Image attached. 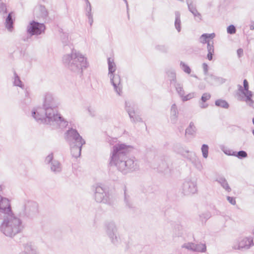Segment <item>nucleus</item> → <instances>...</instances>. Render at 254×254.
I'll return each instance as SVG.
<instances>
[{
    "instance_id": "obj_1",
    "label": "nucleus",
    "mask_w": 254,
    "mask_h": 254,
    "mask_svg": "<svg viewBox=\"0 0 254 254\" xmlns=\"http://www.w3.org/2000/svg\"><path fill=\"white\" fill-rule=\"evenodd\" d=\"M38 204L33 200H24L16 216L13 212L9 199L0 195V231L5 236L13 238L22 232L24 221L32 220L39 215Z\"/></svg>"
},
{
    "instance_id": "obj_2",
    "label": "nucleus",
    "mask_w": 254,
    "mask_h": 254,
    "mask_svg": "<svg viewBox=\"0 0 254 254\" xmlns=\"http://www.w3.org/2000/svg\"><path fill=\"white\" fill-rule=\"evenodd\" d=\"M59 103L53 95L47 93L42 107H38L32 112V117L40 124L50 125L53 129L64 128L68 123L58 112Z\"/></svg>"
},
{
    "instance_id": "obj_3",
    "label": "nucleus",
    "mask_w": 254,
    "mask_h": 254,
    "mask_svg": "<svg viewBox=\"0 0 254 254\" xmlns=\"http://www.w3.org/2000/svg\"><path fill=\"white\" fill-rule=\"evenodd\" d=\"M132 147L125 143H117L113 146L109 165L116 166L124 174L129 170H135L138 168L133 159H128L127 155L132 150Z\"/></svg>"
},
{
    "instance_id": "obj_4",
    "label": "nucleus",
    "mask_w": 254,
    "mask_h": 254,
    "mask_svg": "<svg viewBox=\"0 0 254 254\" xmlns=\"http://www.w3.org/2000/svg\"><path fill=\"white\" fill-rule=\"evenodd\" d=\"M63 62L67 69L72 72L81 75L83 68H85L88 66L86 59L74 49H72L70 54L64 56Z\"/></svg>"
},
{
    "instance_id": "obj_5",
    "label": "nucleus",
    "mask_w": 254,
    "mask_h": 254,
    "mask_svg": "<svg viewBox=\"0 0 254 254\" xmlns=\"http://www.w3.org/2000/svg\"><path fill=\"white\" fill-rule=\"evenodd\" d=\"M94 197L97 202H102L109 205L114 204V200L110 197V194L107 188L97 185L95 187Z\"/></svg>"
},
{
    "instance_id": "obj_6",
    "label": "nucleus",
    "mask_w": 254,
    "mask_h": 254,
    "mask_svg": "<svg viewBox=\"0 0 254 254\" xmlns=\"http://www.w3.org/2000/svg\"><path fill=\"white\" fill-rule=\"evenodd\" d=\"M238 94L240 100L246 102L251 107L254 106V101L252 99L253 93L249 90V83L246 79L244 80L243 87L239 86Z\"/></svg>"
},
{
    "instance_id": "obj_7",
    "label": "nucleus",
    "mask_w": 254,
    "mask_h": 254,
    "mask_svg": "<svg viewBox=\"0 0 254 254\" xmlns=\"http://www.w3.org/2000/svg\"><path fill=\"white\" fill-rule=\"evenodd\" d=\"M46 26L44 23H40L35 20L31 21L27 27V32L29 35L26 38H23L24 41H28V39L33 35H39L45 33Z\"/></svg>"
},
{
    "instance_id": "obj_8",
    "label": "nucleus",
    "mask_w": 254,
    "mask_h": 254,
    "mask_svg": "<svg viewBox=\"0 0 254 254\" xmlns=\"http://www.w3.org/2000/svg\"><path fill=\"white\" fill-rule=\"evenodd\" d=\"M254 246V238L250 236L240 238L233 243L232 248L234 250H247Z\"/></svg>"
},
{
    "instance_id": "obj_9",
    "label": "nucleus",
    "mask_w": 254,
    "mask_h": 254,
    "mask_svg": "<svg viewBox=\"0 0 254 254\" xmlns=\"http://www.w3.org/2000/svg\"><path fill=\"white\" fill-rule=\"evenodd\" d=\"M197 191L196 181L194 179H187L182 185V191L185 195L194 194Z\"/></svg>"
},
{
    "instance_id": "obj_10",
    "label": "nucleus",
    "mask_w": 254,
    "mask_h": 254,
    "mask_svg": "<svg viewBox=\"0 0 254 254\" xmlns=\"http://www.w3.org/2000/svg\"><path fill=\"white\" fill-rule=\"evenodd\" d=\"M106 233L112 243L117 245L120 243V238L117 236V228L114 222H109L106 225Z\"/></svg>"
},
{
    "instance_id": "obj_11",
    "label": "nucleus",
    "mask_w": 254,
    "mask_h": 254,
    "mask_svg": "<svg viewBox=\"0 0 254 254\" xmlns=\"http://www.w3.org/2000/svg\"><path fill=\"white\" fill-rule=\"evenodd\" d=\"M126 110L131 120L133 122H141V118L137 115L134 111V106L129 102H126Z\"/></svg>"
},
{
    "instance_id": "obj_12",
    "label": "nucleus",
    "mask_w": 254,
    "mask_h": 254,
    "mask_svg": "<svg viewBox=\"0 0 254 254\" xmlns=\"http://www.w3.org/2000/svg\"><path fill=\"white\" fill-rule=\"evenodd\" d=\"M111 82L114 86V90L118 94H120L121 89L119 87L121 83V77L118 74H112L110 75Z\"/></svg>"
},
{
    "instance_id": "obj_13",
    "label": "nucleus",
    "mask_w": 254,
    "mask_h": 254,
    "mask_svg": "<svg viewBox=\"0 0 254 254\" xmlns=\"http://www.w3.org/2000/svg\"><path fill=\"white\" fill-rule=\"evenodd\" d=\"M34 15L37 18H45L48 16V11L45 6L39 5L34 9Z\"/></svg>"
},
{
    "instance_id": "obj_14",
    "label": "nucleus",
    "mask_w": 254,
    "mask_h": 254,
    "mask_svg": "<svg viewBox=\"0 0 254 254\" xmlns=\"http://www.w3.org/2000/svg\"><path fill=\"white\" fill-rule=\"evenodd\" d=\"M14 16V13L11 11L8 12L5 18V26L10 32H11L13 29V23L15 20Z\"/></svg>"
},
{
    "instance_id": "obj_15",
    "label": "nucleus",
    "mask_w": 254,
    "mask_h": 254,
    "mask_svg": "<svg viewBox=\"0 0 254 254\" xmlns=\"http://www.w3.org/2000/svg\"><path fill=\"white\" fill-rule=\"evenodd\" d=\"M173 150L175 152L185 157H188L189 151L186 147L183 146L180 144H176L173 146Z\"/></svg>"
},
{
    "instance_id": "obj_16",
    "label": "nucleus",
    "mask_w": 254,
    "mask_h": 254,
    "mask_svg": "<svg viewBox=\"0 0 254 254\" xmlns=\"http://www.w3.org/2000/svg\"><path fill=\"white\" fill-rule=\"evenodd\" d=\"M79 136V133L76 129L69 128L65 133V139L67 142H71L73 138L76 136Z\"/></svg>"
},
{
    "instance_id": "obj_17",
    "label": "nucleus",
    "mask_w": 254,
    "mask_h": 254,
    "mask_svg": "<svg viewBox=\"0 0 254 254\" xmlns=\"http://www.w3.org/2000/svg\"><path fill=\"white\" fill-rule=\"evenodd\" d=\"M178 114L177 107L175 104H173L171 106L170 115V121L172 124L177 123L178 120Z\"/></svg>"
},
{
    "instance_id": "obj_18",
    "label": "nucleus",
    "mask_w": 254,
    "mask_h": 254,
    "mask_svg": "<svg viewBox=\"0 0 254 254\" xmlns=\"http://www.w3.org/2000/svg\"><path fill=\"white\" fill-rule=\"evenodd\" d=\"M187 4L189 10L193 14L196 20L200 21L201 20V15L196 9L195 5L192 1L187 0Z\"/></svg>"
},
{
    "instance_id": "obj_19",
    "label": "nucleus",
    "mask_w": 254,
    "mask_h": 254,
    "mask_svg": "<svg viewBox=\"0 0 254 254\" xmlns=\"http://www.w3.org/2000/svg\"><path fill=\"white\" fill-rule=\"evenodd\" d=\"M82 145L77 144L75 145H70L71 154L73 157L77 158L81 155V151Z\"/></svg>"
},
{
    "instance_id": "obj_20",
    "label": "nucleus",
    "mask_w": 254,
    "mask_h": 254,
    "mask_svg": "<svg viewBox=\"0 0 254 254\" xmlns=\"http://www.w3.org/2000/svg\"><path fill=\"white\" fill-rule=\"evenodd\" d=\"M215 37V33H211V34H202L199 38V42L201 43L208 44L209 42H211L213 41L212 40Z\"/></svg>"
},
{
    "instance_id": "obj_21",
    "label": "nucleus",
    "mask_w": 254,
    "mask_h": 254,
    "mask_svg": "<svg viewBox=\"0 0 254 254\" xmlns=\"http://www.w3.org/2000/svg\"><path fill=\"white\" fill-rule=\"evenodd\" d=\"M123 190L124 191V202L126 206L130 209L133 208L134 206L133 203H132L130 196L128 193L127 190L126 186L124 187Z\"/></svg>"
},
{
    "instance_id": "obj_22",
    "label": "nucleus",
    "mask_w": 254,
    "mask_h": 254,
    "mask_svg": "<svg viewBox=\"0 0 254 254\" xmlns=\"http://www.w3.org/2000/svg\"><path fill=\"white\" fill-rule=\"evenodd\" d=\"M50 169L55 174L59 173L62 170V164L59 161L54 160L51 164Z\"/></svg>"
},
{
    "instance_id": "obj_23",
    "label": "nucleus",
    "mask_w": 254,
    "mask_h": 254,
    "mask_svg": "<svg viewBox=\"0 0 254 254\" xmlns=\"http://www.w3.org/2000/svg\"><path fill=\"white\" fill-rule=\"evenodd\" d=\"M211 97V95L208 93H205L202 94L200 100L199 102V107L201 109H205L208 107V104L205 102L209 100Z\"/></svg>"
},
{
    "instance_id": "obj_24",
    "label": "nucleus",
    "mask_w": 254,
    "mask_h": 254,
    "mask_svg": "<svg viewBox=\"0 0 254 254\" xmlns=\"http://www.w3.org/2000/svg\"><path fill=\"white\" fill-rule=\"evenodd\" d=\"M61 38L65 50H67L68 48H69L71 50L72 49H74L72 44H70L68 40L67 34L64 33H63L61 35Z\"/></svg>"
},
{
    "instance_id": "obj_25",
    "label": "nucleus",
    "mask_w": 254,
    "mask_h": 254,
    "mask_svg": "<svg viewBox=\"0 0 254 254\" xmlns=\"http://www.w3.org/2000/svg\"><path fill=\"white\" fill-rule=\"evenodd\" d=\"M69 145H75L77 144L80 145H83L85 144V141L82 137L79 134V136H76L73 138V140L71 141V142H68Z\"/></svg>"
},
{
    "instance_id": "obj_26",
    "label": "nucleus",
    "mask_w": 254,
    "mask_h": 254,
    "mask_svg": "<svg viewBox=\"0 0 254 254\" xmlns=\"http://www.w3.org/2000/svg\"><path fill=\"white\" fill-rule=\"evenodd\" d=\"M174 86L177 93L179 95L180 98H181V97L185 94L183 84L180 82L175 81V82L174 83Z\"/></svg>"
},
{
    "instance_id": "obj_27",
    "label": "nucleus",
    "mask_w": 254,
    "mask_h": 254,
    "mask_svg": "<svg viewBox=\"0 0 254 254\" xmlns=\"http://www.w3.org/2000/svg\"><path fill=\"white\" fill-rule=\"evenodd\" d=\"M108 70H109V76L111 74H114L116 69V66L113 59H111V58H109L108 59Z\"/></svg>"
},
{
    "instance_id": "obj_28",
    "label": "nucleus",
    "mask_w": 254,
    "mask_h": 254,
    "mask_svg": "<svg viewBox=\"0 0 254 254\" xmlns=\"http://www.w3.org/2000/svg\"><path fill=\"white\" fill-rule=\"evenodd\" d=\"M193 248V252H194L204 253L206 250V247L205 245L202 243H199L198 244L194 243V247Z\"/></svg>"
},
{
    "instance_id": "obj_29",
    "label": "nucleus",
    "mask_w": 254,
    "mask_h": 254,
    "mask_svg": "<svg viewBox=\"0 0 254 254\" xmlns=\"http://www.w3.org/2000/svg\"><path fill=\"white\" fill-rule=\"evenodd\" d=\"M181 21L180 19V13L178 11L175 12V26L178 32H180L181 30Z\"/></svg>"
},
{
    "instance_id": "obj_30",
    "label": "nucleus",
    "mask_w": 254,
    "mask_h": 254,
    "mask_svg": "<svg viewBox=\"0 0 254 254\" xmlns=\"http://www.w3.org/2000/svg\"><path fill=\"white\" fill-rule=\"evenodd\" d=\"M158 170L161 172H167L169 170L168 163L164 160H162L159 164Z\"/></svg>"
},
{
    "instance_id": "obj_31",
    "label": "nucleus",
    "mask_w": 254,
    "mask_h": 254,
    "mask_svg": "<svg viewBox=\"0 0 254 254\" xmlns=\"http://www.w3.org/2000/svg\"><path fill=\"white\" fill-rule=\"evenodd\" d=\"M196 130V129L194 124L191 122L186 129V134L193 135L195 133Z\"/></svg>"
},
{
    "instance_id": "obj_32",
    "label": "nucleus",
    "mask_w": 254,
    "mask_h": 254,
    "mask_svg": "<svg viewBox=\"0 0 254 254\" xmlns=\"http://www.w3.org/2000/svg\"><path fill=\"white\" fill-rule=\"evenodd\" d=\"M217 181L221 184V186L227 191H230L231 190V189L229 187L228 184L227 183L226 180L224 178H219Z\"/></svg>"
},
{
    "instance_id": "obj_33",
    "label": "nucleus",
    "mask_w": 254,
    "mask_h": 254,
    "mask_svg": "<svg viewBox=\"0 0 254 254\" xmlns=\"http://www.w3.org/2000/svg\"><path fill=\"white\" fill-rule=\"evenodd\" d=\"M14 85L16 86H18L22 89H24V85L22 83L21 80L20 79V77L17 75L15 71L14 72Z\"/></svg>"
},
{
    "instance_id": "obj_34",
    "label": "nucleus",
    "mask_w": 254,
    "mask_h": 254,
    "mask_svg": "<svg viewBox=\"0 0 254 254\" xmlns=\"http://www.w3.org/2000/svg\"><path fill=\"white\" fill-rule=\"evenodd\" d=\"M7 13H8L6 4L3 2H0V14L4 18Z\"/></svg>"
},
{
    "instance_id": "obj_35",
    "label": "nucleus",
    "mask_w": 254,
    "mask_h": 254,
    "mask_svg": "<svg viewBox=\"0 0 254 254\" xmlns=\"http://www.w3.org/2000/svg\"><path fill=\"white\" fill-rule=\"evenodd\" d=\"M196 96V93L194 92L189 93L185 95V94L181 97V100L183 102H186L190 100Z\"/></svg>"
},
{
    "instance_id": "obj_36",
    "label": "nucleus",
    "mask_w": 254,
    "mask_h": 254,
    "mask_svg": "<svg viewBox=\"0 0 254 254\" xmlns=\"http://www.w3.org/2000/svg\"><path fill=\"white\" fill-rule=\"evenodd\" d=\"M215 105L217 106L220 107L225 109H228L229 107L228 103L225 100L219 99L215 101Z\"/></svg>"
},
{
    "instance_id": "obj_37",
    "label": "nucleus",
    "mask_w": 254,
    "mask_h": 254,
    "mask_svg": "<svg viewBox=\"0 0 254 254\" xmlns=\"http://www.w3.org/2000/svg\"><path fill=\"white\" fill-rule=\"evenodd\" d=\"M208 146L206 144H203L202 145L201 150L202 153L203 157L206 158L208 155Z\"/></svg>"
},
{
    "instance_id": "obj_38",
    "label": "nucleus",
    "mask_w": 254,
    "mask_h": 254,
    "mask_svg": "<svg viewBox=\"0 0 254 254\" xmlns=\"http://www.w3.org/2000/svg\"><path fill=\"white\" fill-rule=\"evenodd\" d=\"M194 247V243L191 242H188L183 244L181 247L186 249L188 250L193 252V248Z\"/></svg>"
},
{
    "instance_id": "obj_39",
    "label": "nucleus",
    "mask_w": 254,
    "mask_h": 254,
    "mask_svg": "<svg viewBox=\"0 0 254 254\" xmlns=\"http://www.w3.org/2000/svg\"><path fill=\"white\" fill-rule=\"evenodd\" d=\"M24 248V251L21 252L19 254H30L29 253L30 251H32V247L31 245H29L28 244L23 245Z\"/></svg>"
},
{
    "instance_id": "obj_40",
    "label": "nucleus",
    "mask_w": 254,
    "mask_h": 254,
    "mask_svg": "<svg viewBox=\"0 0 254 254\" xmlns=\"http://www.w3.org/2000/svg\"><path fill=\"white\" fill-rule=\"evenodd\" d=\"M180 66L182 69L185 72L190 74L191 72V69L190 67L186 64L185 63L181 62L180 63Z\"/></svg>"
},
{
    "instance_id": "obj_41",
    "label": "nucleus",
    "mask_w": 254,
    "mask_h": 254,
    "mask_svg": "<svg viewBox=\"0 0 254 254\" xmlns=\"http://www.w3.org/2000/svg\"><path fill=\"white\" fill-rule=\"evenodd\" d=\"M221 150L223 151V152L228 155L234 156L235 155V152L231 150L229 148L225 147L224 146H222L221 147Z\"/></svg>"
},
{
    "instance_id": "obj_42",
    "label": "nucleus",
    "mask_w": 254,
    "mask_h": 254,
    "mask_svg": "<svg viewBox=\"0 0 254 254\" xmlns=\"http://www.w3.org/2000/svg\"><path fill=\"white\" fill-rule=\"evenodd\" d=\"M247 156V153L245 151H240L238 152H235V155H234V156H236L240 159L246 158Z\"/></svg>"
},
{
    "instance_id": "obj_43",
    "label": "nucleus",
    "mask_w": 254,
    "mask_h": 254,
    "mask_svg": "<svg viewBox=\"0 0 254 254\" xmlns=\"http://www.w3.org/2000/svg\"><path fill=\"white\" fill-rule=\"evenodd\" d=\"M86 0V15H89V14H92L91 13V5L89 1L88 0Z\"/></svg>"
},
{
    "instance_id": "obj_44",
    "label": "nucleus",
    "mask_w": 254,
    "mask_h": 254,
    "mask_svg": "<svg viewBox=\"0 0 254 254\" xmlns=\"http://www.w3.org/2000/svg\"><path fill=\"white\" fill-rule=\"evenodd\" d=\"M53 161H54V159H53V153H51L46 157L45 162L47 164H51Z\"/></svg>"
},
{
    "instance_id": "obj_45",
    "label": "nucleus",
    "mask_w": 254,
    "mask_h": 254,
    "mask_svg": "<svg viewBox=\"0 0 254 254\" xmlns=\"http://www.w3.org/2000/svg\"><path fill=\"white\" fill-rule=\"evenodd\" d=\"M227 31L229 34H233L236 33V29L233 25H231L227 27Z\"/></svg>"
},
{
    "instance_id": "obj_46",
    "label": "nucleus",
    "mask_w": 254,
    "mask_h": 254,
    "mask_svg": "<svg viewBox=\"0 0 254 254\" xmlns=\"http://www.w3.org/2000/svg\"><path fill=\"white\" fill-rule=\"evenodd\" d=\"M213 41L209 42L207 46V50L208 52H214V48L213 46Z\"/></svg>"
},
{
    "instance_id": "obj_47",
    "label": "nucleus",
    "mask_w": 254,
    "mask_h": 254,
    "mask_svg": "<svg viewBox=\"0 0 254 254\" xmlns=\"http://www.w3.org/2000/svg\"><path fill=\"white\" fill-rule=\"evenodd\" d=\"M200 217L202 221H205L210 217V214L209 213H204L201 215Z\"/></svg>"
},
{
    "instance_id": "obj_48",
    "label": "nucleus",
    "mask_w": 254,
    "mask_h": 254,
    "mask_svg": "<svg viewBox=\"0 0 254 254\" xmlns=\"http://www.w3.org/2000/svg\"><path fill=\"white\" fill-rule=\"evenodd\" d=\"M168 75L171 78V80H172L171 81V83L173 84V82H174V83L175 82L176 80V74L175 73V72L174 71H171L169 74H168Z\"/></svg>"
},
{
    "instance_id": "obj_49",
    "label": "nucleus",
    "mask_w": 254,
    "mask_h": 254,
    "mask_svg": "<svg viewBox=\"0 0 254 254\" xmlns=\"http://www.w3.org/2000/svg\"><path fill=\"white\" fill-rule=\"evenodd\" d=\"M156 49L163 52H166L167 51V47L164 45H158L156 47Z\"/></svg>"
},
{
    "instance_id": "obj_50",
    "label": "nucleus",
    "mask_w": 254,
    "mask_h": 254,
    "mask_svg": "<svg viewBox=\"0 0 254 254\" xmlns=\"http://www.w3.org/2000/svg\"><path fill=\"white\" fill-rule=\"evenodd\" d=\"M86 16H87V17L88 18V22L90 24V26H91L93 23V15L89 14V15H87Z\"/></svg>"
},
{
    "instance_id": "obj_51",
    "label": "nucleus",
    "mask_w": 254,
    "mask_h": 254,
    "mask_svg": "<svg viewBox=\"0 0 254 254\" xmlns=\"http://www.w3.org/2000/svg\"><path fill=\"white\" fill-rule=\"evenodd\" d=\"M202 68H203L204 74L205 75L207 74V72H208V67L207 64L205 63H203L202 64Z\"/></svg>"
},
{
    "instance_id": "obj_52",
    "label": "nucleus",
    "mask_w": 254,
    "mask_h": 254,
    "mask_svg": "<svg viewBox=\"0 0 254 254\" xmlns=\"http://www.w3.org/2000/svg\"><path fill=\"white\" fill-rule=\"evenodd\" d=\"M227 200L230 203L233 205H235L236 204V200L234 197L228 196Z\"/></svg>"
},
{
    "instance_id": "obj_53",
    "label": "nucleus",
    "mask_w": 254,
    "mask_h": 254,
    "mask_svg": "<svg viewBox=\"0 0 254 254\" xmlns=\"http://www.w3.org/2000/svg\"><path fill=\"white\" fill-rule=\"evenodd\" d=\"M88 112L90 114V116H91L92 117H94L95 116V112L94 110H92L91 109H90V108H88Z\"/></svg>"
},
{
    "instance_id": "obj_54",
    "label": "nucleus",
    "mask_w": 254,
    "mask_h": 254,
    "mask_svg": "<svg viewBox=\"0 0 254 254\" xmlns=\"http://www.w3.org/2000/svg\"><path fill=\"white\" fill-rule=\"evenodd\" d=\"M213 54L214 52H208L207 58L208 60L211 61L212 60Z\"/></svg>"
},
{
    "instance_id": "obj_55",
    "label": "nucleus",
    "mask_w": 254,
    "mask_h": 254,
    "mask_svg": "<svg viewBox=\"0 0 254 254\" xmlns=\"http://www.w3.org/2000/svg\"><path fill=\"white\" fill-rule=\"evenodd\" d=\"M237 55L239 58L241 57L243 55V50L242 49H239L237 50Z\"/></svg>"
},
{
    "instance_id": "obj_56",
    "label": "nucleus",
    "mask_w": 254,
    "mask_h": 254,
    "mask_svg": "<svg viewBox=\"0 0 254 254\" xmlns=\"http://www.w3.org/2000/svg\"><path fill=\"white\" fill-rule=\"evenodd\" d=\"M124 1V2L126 3V6H127V17H128V19H129V13H128V3H127V0H123Z\"/></svg>"
},
{
    "instance_id": "obj_57",
    "label": "nucleus",
    "mask_w": 254,
    "mask_h": 254,
    "mask_svg": "<svg viewBox=\"0 0 254 254\" xmlns=\"http://www.w3.org/2000/svg\"><path fill=\"white\" fill-rule=\"evenodd\" d=\"M25 95L26 97H28L29 95V93L28 92V90H27V89L26 88L25 89Z\"/></svg>"
},
{
    "instance_id": "obj_58",
    "label": "nucleus",
    "mask_w": 254,
    "mask_h": 254,
    "mask_svg": "<svg viewBox=\"0 0 254 254\" xmlns=\"http://www.w3.org/2000/svg\"><path fill=\"white\" fill-rule=\"evenodd\" d=\"M250 29L254 30V23L250 25Z\"/></svg>"
},
{
    "instance_id": "obj_59",
    "label": "nucleus",
    "mask_w": 254,
    "mask_h": 254,
    "mask_svg": "<svg viewBox=\"0 0 254 254\" xmlns=\"http://www.w3.org/2000/svg\"><path fill=\"white\" fill-rule=\"evenodd\" d=\"M253 124H254V118H253Z\"/></svg>"
},
{
    "instance_id": "obj_60",
    "label": "nucleus",
    "mask_w": 254,
    "mask_h": 254,
    "mask_svg": "<svg viewBox=\"0 0 254 254\" xmlns=\"http://www.w3.org/2000/svg\"><path fill=\"white\" fill-rule=\"evenodd\" d=\"M253 134L254 135V129L253 130Z\"/></svg>"
},
{
    "instance_id": "obj_61",
    "label": "nucleus",
    "mask_w": 254,
    "mask_h": 254,
    "mask_svg": "<svg viewBox=\"0 0 254 254\" xmlns=\"http://www.w3.org/2000/svg\"><path fill=\"white\" fill-rule=\"evenodd\" d=\"M18 242V243H21V242H22V241H18V242Z\"/></svg>"
},
{
    "instance_id": "obj_62",
    "label": "nucleus",
    "mask_w": 254,
    "mask_h": 254,
    "mask_svg": "<svg viewBox=\"0 0 254 254\" xmlns=\"http://www.w3.org/2000/svg\"><path fill=\"white\" fill-rule=\"evenodd\" d=\"M253 234H254V230H253Z\"/></svg>"
}]
</instances>
